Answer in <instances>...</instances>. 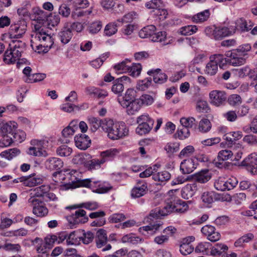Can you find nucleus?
<instances>
[{"label":"nucleus","mask_w":257,"mask_h":257,"mask_svg":"<svg viewBox=\"0 0 257 257\" xmlns=\"http://www.w3.org/2000/svg\"><path fill=\"white\" fill-rule=\"evenodd\" d=\"M254 236L252 233H246L239 238L235 242L234 245L236 247L242 246L244 243H248L253 239Z\"/></svg>","instance_id":"37"},{"label":"nucleus","mask_w":257,"mask_h":257,"mask_svg":"<svg viewBox=\"0 0 257 257\" xmlns=\"http://www.w3.org/2000/svg\"><path fill=\"white\" fill-rule=\"evenodd\" d=\"M227 56L228 63L233 66H240L246 62V59L234 49L230 54L228 53Z\"/></svg>","instance_id":"15"},{"label":"nucleus","mask_w":257,"mask_h":257,"mask_svg":"<svg viewBox=\"0 0 257 257\" xmlns=\"http://www.w3.org/2000/svg\"><path fill=\"white\" fill-rule=\"evenodd\" d=\"M83 231L80 230L71 232L67 235L66 243L68 245H76L80 243Z\"/></svg>","instance_id":"21"},{"label":"nucleus","mask_w":257,"mask_h":257,"mask_svg":"<svg viewBox=\"0 0 257 257\" xmlns=\"http://www.w3.org/2000/svg\"><path fill=\"white\" fill-rule=\"evenodd\" d=\"M156 28L154 25H149L142 29L139 33L140 37L141 38H147L151 37L152 39L153 35L156 31Z\"/></svg>","instance_id":"33"},{"label":"nucleus","mask_w":257,"mask_h":257,"mask_svg":"<svg viewBox=\"0 0 257 257\" xmlns=\"http://www.w3.org/2000/svg\"><path fill=\"white\" fill-rule=\"evenodd\" d=\"M17 128V123L15 121H10L3 124L0 128V147L10 146L14 142L11 137Z\"/></svg>","instance_id":"5"},{"label":"nucleus","mask_w":257,"mask_h":257,"mask_svg":"<svg viewBox=\"0 0 257 257\" xmlns=\"http://www.w3.org/2000/svg\"><path fill=\"white\" fill-rule=\"evenodd\" d=\"M88 120L90 124V129L92 132H95L99 127L102 129V123L104 119L100 120L96 117H91Z\"/></svg>","instance_id":"53"},{"label":"nucleus","mask_w":257,"mask_h":257,"mask_svg":"<svg viewBox=\"0 0 257 257\" xmlns=\"http://www.w3.org/2000/svg\"><path fill=\"white\" fill-rule=\"evenodd\" d=\"M212 127L211 122L208 119L202 118L199 122L198 129L202 133H206Z\"/></svg>","instance_id":"41"},{"label":"nucleus","mask_w":257,"mask_h":257,"mask_svg":"<svg viewBox=\"0 0 257 257\" xmlns=\"http://www.w3.org/2000/svg\"><path fill=\"white\" fill-rule=\"evenodd\" d=\"M128 63H130V61L126 59L121 62L113 66V68L115 72L117 74L123 73L127 72L128 69Z\"/></svg>","instance_id":"44"},{"label":"nucleus","mask_w":257,"mask_h":257,"mask_svg":"<svg viewBox=\"0 0 257 257\" xmlns=\"http://www.w3.org/2000/svg\"><path fill=\"white\" fill-rule=\"evenodd\" d=\"M210 59L215 63L217 66L219 65L220 67H223L225 64L228 63V58H226L222 54H215L210 57Z\"/></svg>","instance_id":"47"},{"label":"nucleus","mask_w":257,"mask_h":257,"mask_svg":"<svg viewBox=\"0 0 257 257\" xmlns=\"http://www.w3.org/2000/svg\"><path fill=\"white\" fill-rule=\"evenodd\" d=\"M212 177V173L208 169L202 170L193 175V179L200 183L208 182Z\"/></svg>","instance_id":"23"},{"label":"nucleus","mask_w":257,"mask_h":257,"mask_svg":"<svg viewBox=\"0 0 257 257\" xmlns=\"http://www.w3.org/2000/svg\"><path fill=\"white\" fill-rule=\"evenodd\" d=\"M48 141L45 140H33L31 142V144L33 147H30L28 150V154L34 156H48L47 152L43 148Z\"/></svg>","instance_id":"6"},{"label":"nucleus","mask_w":257,"mask_h":257,"mask_svg":"<svg viewBox=\"0 0 257 257\" xmlns=\"http://www.w3.org/2000/svg\"><path fill=\"white\" fill-rule=\"evenodd\" d=\"M56 152L60 156L68 157L71 154L72 149L67 145H63L57 148Z\"/></svg>","instance_id":"56"},{"label":"nucleus","mask_w":257,"mask_h":257,"mask_svg":"<svg viewBox=\"0 0 257 257\" xmlns=\"http://www.w3.org/2000/svg\"><path fill=\"white\" fill-rule=\"evenodd\" d=\"M201 232L207 238L212 241L215 242L219 240L221 235L218 231H216L215 228L210 225H206L201 228Z\"/></svg>","instance_id":"11"},{"label":"nucleus","mask_w":257,"mask_h":257,"mask_svg":"<svg viewBox=\"0 0 257 257\" xmlns=\"http://www.w3.org/2000/svg\"><path fill=\"white\" fill-rule=\"evenodd\" d=\"M118 26L115 22H111L107 24L104 29V35L110 37L116 33Z\"/></svg>","instance_id":"40"},{"label":"nucleus","mask_w":257,"mask_h":257,"mask_svg":"<svg viewBox=\"0 0 257 257\" xmlns=\"http://www.w3.org/2000/svg\"><path fill=\"white\" fill-rule=\"evenodd\" d=\"M171 177L170 174L166 171L159 172L153 175L152 178L156 181L161 182H166L170 179Z\"/></svg>","instance_id":"48"},{"label":"nucleus","mask_w":257,"mask_h":257,"mask_svg":"<svg viewBox=\"0 0 257 257\" xmlns=\"http://www.w3.org/2000/svg\"><path fill=\"white\" fill-rule=\"evenodd\" d=\"M175 207L172 204L168 203L163 208H156L150 213V216L153 218H161L174 212Z\"/></svg>","instance_id":"14"},{"label":"nucleus","mask_w":257,"mask_h":257,"mask_svg":"<svg viewBox=\"0 0 257 257\" xmlns=\"http://www.w3.org/2000/svg\"><path fill=\"white\" fill-rule=\"evenodd\" d=\"M236 73L240 78H244L245 76H248L249 78L252 79L255 75L257 72V68L251 69L248 66H244L236 70Z\"/></svg>","instance_id":"26"},{"label":"nucleus","mask_w":257,"mask_h":257,"mask_svg":"<svg viewBox=\"0 0 257 257\" xmlns=\"http://www.w3.org/2000/svg\"><path fill=\"white\" fill-rule=\"evenodd\" d=\"M13 136L14 138L13 139L14 142L15 141L18 143H22L25 140L26 138V134L25 132L22 130H16L15 132L13 135Z\"/></svg>","instance_id":"63"},{"label":"nucleus","mask_w":257,"mask_h":257,"mask_svg":"<svg viewBox=\"0 0 257 257\" xmlns=\"http://www.w3.org/2000/svg\"><path fill=\"white\" fill-rule=\"evenodd\" d=\"M152 84L151 78H147L144 80L138 81L136 88L141 91H145L147 90Z\"/></svg>","instance_id":"54"},{"label":"nucleus","mask_w":257,"mask_h":257,"mask_svg":"<svg viewBox=\"0 0 257 257\" xmlns=\"http://www.w3.org/2000/svg\"><path fill=\"white\" fill-rule=\"evenodd\" d=\"M76 147L80 150H86L89 146L91 141L88 136L84 134L76 135L74 138Z\"/></svg>","instance_id":"18"},{"label":"nucleus","mask_w":257,"mask_h":257,"mask_svg":"<svg viewBox=\"0 0 257 257\" xmlns=\"http://www.w3.org/2000/svg\"><path fill=\"white\" fill-rule=\"evenodd\" d=\"M198 30L195 25H188L181 28L179 33L182 35H191L196 33Z\"/></svg>","instance_id":"55"},{"label":"nucleus","mask_w":257,"mask_h":257,"mask_svg":"<svg viewBox=\"0 0 257 257\" xmlns=\"http://www.w3.org/2000/svg\"><path fill=\"white\" fill-rule=\"evenodd\" d=\"M121 150L116 148H110L105 151L100 153V157L101 159H104L105 162L107 161V158H113L118 155Z\"/></svg>","instance_id":"38"},{"label":"nucleus","mask_w":257,"mask_h":257,"mask_svg":"<svg viewBox=\"0 0 257 257\" xmlns=\"http://www.w3.org/2000/svg\"><path fill=\"white\" fill-rule=\"evenodd\" d=\"M197 167L194 160L189 159L184 160L180 164V170L183 174H189L192 172Z\"/></svg>","instance_id":"24"},{"label":"nucleus","mask_w":257,"mask_h":257,"mask_svg":"<svg viewBox=\"0 0 257 257\" xmlns=\"http://www.w3.org/2000/svg\"><path fill=\"white\" fill-rule=\"evenodd\" d=\"M209 96L210 103L216 106L222 105L226 99L225 92L218 90L211 91L209 93Z\"/></svg>","instance_id":"10"},{"label":"nucleus","mask_w":257,"mask_h":257,"mask_svg":"<svg viewBox=\"0 0 257 257\" xmlns=\"http://www.w3.org/2000/svg\"><path fill=\"white\" fill-rule=\"evenodd\" d=\"M123 108H126V111L128 114L133 115L138 112L141 108L142 104L138 98L130 102L121 103Z\"/></svg>","instance_id":"19"},{"label":"nucleus","mask_w":257,"mask_h":257,"mask_svg":"<svg viewBox=\"0 0 257 257\" xmlns=\"http://www.w3.org/2000/svg\"><path fill=\"white\" fill-rule=\"evenodd\" d=\"M107 237L106 231L102 229H99L96 233V244L98 248H101L106 244Z\"/></svg>","instance_id":"29"},{"label":"nucleus","mask_w":257,"mask_h":257,"mask_svg":"<svg viewBox=\"0 0 257 257\" xmlns=\"http://www.w3.org/2000/svg\"><path fill=\"white\" fill-rule=\"evenodd\" d=\"M92 11L90 10L84 11L81 10V9H76L75 11H74L71 15V17L74 19H77L78 18L84 16H86L87 15H89L91 14Z\"/></svg>","instance_id":"60"},{"label":"nucleus","mask_w":257,"mask_h":257,"mask_svg":"<svg viewBox=\"0 0 257 257\" xmlns=\"http://www.w3.org/2000/svg\"><path fill=\"white\" fill-rule=\"evenodd\" d=\"M233 153L228 150H222L218 153L217 159L219 161H225L229 159H232L233 157Z\"/></svg>","instance_id":"52"},{"label":"nucleus","mask_w":257,"mask_h":257,"mask_svg":"<svg viewBox=\"0 0 257 257\" xmlns=\"http://www.w3.org/2000/svg\"><path fill=\"white\" fill-rule=\"evenodd\" d=\"M201 198L206 207L214 201L229 202L231 200L229 194H203Z\"/></svg>","instance_id":"7"},{"label":"nucleus","mask_w":257,"mask_h":257,"mask_svg":"<svg viewBox=\"0 0 257 257\" xmlns=\"http://www.w3.org/2000/svg\"><path fill=\"white\" fill-rule=\"evenodd\" d=\"M86 211L83 209H79L75 211V213L69 217L68 221L73 225L86 222L88 218L86 216Z\"/></svg>","instance_id":"16"},{"label":"nucleus","mask_w":257,"mask_h":257,"mask_svg":"<svg viewBox=\"0 0 257 257\" xmlns=\"http://www.w3.org/2000/svg\"><path fill=\"white\" fill-rule=\"evenodd\" d=\"M255 160H250L249 158L245 159L241 163L242 165L248 167L250 172L253 175H257V164Z\"/></svg>","instance_id":"50"},{"label":"nucleus","mask_w":257,"mask_h":257,"mask_svg":"<svg viewBox=\"0 0 257 257\" xmlns=\"http://www.w3.org/2000/svg\"><path fill=\"white\" fill-rule=\"evenodd\" d=\"M25 48V43L17 40H11L9 48L5 52L4 61L7 64L15 62L16 60L21 56V53Z\"/></svg>","instance_id":"4"},{"label":"nucleus","mask_w":257,"mask_h":257,"mask_svg":"<svg viewBox=\"0 0 257 257\" xmlns=\"http://www.w3.org/2000/svg\"><path fill=\"white\" fill-rule=\"evenodd\" d=\"M72 37V32L69 28L65 29L59 33L60 41L64 44H67L71 39Z\"/></svg>","instance_id":"46"},{"label":"nucleus","mask_w":257,"mask_h":257,"mask_svg":"<svg viewBox=\"0 0 257 257\" xmlns=\"http://www.w3.org/2000/svg\"><path fill=\"white\" fill-rule=\"evenodd\" d=\"M243 136L241 131L231 132L224 136V139L229 144H233L235 141L240 140Z\"/></svg>","instance_id":"32"},{"label":"nucleus","mask_w":257,"mask_h":257,"mask_svg":"<svg viewBox=\"0 0 257 257\" xmlns=\"http://www.w3.org/2000/svg\"><path fill=\"white\" fill-rule=\"evenodd\" d=\"M194 249V247L191 244L185 243L182 242L180 245V253L184 255L190 254Z\"/></svg>","instance_id":"59"},{"label":"nucleus","mask_w":257,"mask_h":257,"mask_svg":"<svg viewBox=\"0 0 257 257\" xmlns=\"http://www.w3.org/2000/svg\"><path fill=\"white\" fill-rule=\"evenodd\" d=\"M142 104V105L149 106L152 105L154 101V97L149 94H143L139 98H138Z\"/></svg>","instance_id":"62"},{"label":"nucleus","mask_w":257,"mask_h":257,"mask_svg":"<svg viewBox=\"0 0 257 257\" xmlns=\"http://www.w3.org/2000/svg\"><path fill=\"white\" fill-rule=\"evenodd\" d=\"M31 36V46L38 53H47L54 43L52 37L40 25H35Z\"/></svg>","instance_id":"2"},{"label":"nucleus","mask_w":257,"mask_h":257,"mask_svg":"<svg viewBox=\"0 0 257 257\" xmlns=\"http://www.w3.org/2000/svg\"><path fill=\"white\" fill-rule=\"evenodd\" d=\"M194 151V148L192 146H187L180 152L179 157L181 159L188 157L192 155Z\"/></svg>","instance_id":"64"},{"label":"nucleus","mask_w":257,"mask_h":257,"mask_svg":"<svg viewBox=\"0 0 257 257\" xmlns=\"http://www.w3.org/2000/svg\"><path fill=\"white\" fill-rule=\"evenodd\" d=\"M40 201L32 203L34 205L33 212L37 216L42 217L47 214L48 209L42 204H40Z\"/></svg>","instance_id":"34"},{"label":"nucleus","mask_w":257,"mask_h":257,"mask_svg":"<svg viewBox=\"0 0 257 257\" xmlns=\"http://www.w3.org/2000/svg\"><path fill=\"white\" fill-rule=\"evenodd\" d=\"M57 199L55 194H38L35 196L31 197L29 199V202L31 203L40 201L41 203L44 202L54 201Z\"/></svg>","instance_id":"22"},{"label":"nucleus","mask_w":257,"mask_h":257,"mask_svg":"<svg viewBox=\"0 0 257 257\" xmlns=\"http://www.w3.org/2000/svg\"><path fill=\"white\" fill-rule=\"evenodd\" d=\"M137 96V92L133 88H128L126 90L124 95L123 97V100L121 101H119V103H123L125 102H130L136 100Z\"/></svg>","instance_id":"39"},{"label":"nucleus","mask_w":257,"mask_h":257,"mask_svg":"<svg viewBox=\"0 0 257 257\" xmlns=\"http://www.w3.org/2000/svg\"><path fill=\"white\" fill-rule=\"evenodd\" d=\"M21 154V151L16 148L5 150L0 153V157L8 161H11Z\"/></svg>","instance_id":"28"},{"label":"nucleus","mask_w":257,"mask_h":257,"mask_svg":"<svg viewBox=\"0 0 257 257\" xmlns=\"http://www.w3.org/2000/svg\"><path fill=\"white\" fill-rule=\"evenodd\" d=\"M45 165L49 170H59L63 166L62 161L58 158L52 157L48 159L45 162Z\"/></svg>","instance_id":"25"},{"label":"nucleus","mask_w":257,"mask_h":257,"mask_svg":"<svg viewBox=\"0 0 257 257\" xmlns=\"http://www.w3.org/2000/svg\"><path fill=\"white\" fill-rule=\"evenodd\" d=\"M103 122L102 130L111 140H118L128 135V129L124 122L113 121L110 119H104Z\"/></svg>","instance_id":"3"},{"label":"nucleus","mask_w":257,"mask_h":257,"mask_svg":"<svg viewBox=\"0 0 257 257\" xmlns=\"http://www.w3.org/2000/svg\"><path fill=\"white\" fill-rule=\"evenodd\" d=\"M131 79L127 76H122L115 79L111 86V91L118 96L121 95L124 85L131 83Z\"/></svg>","instance_id":"9"},{"label":"nucleus","mask_w":257,"mask_h":257,"mask_svg":"<svg viewBox=\"0 0 257 257\" xmlns=\"http://www.w3.org/2000/svg\"><path fill=\"white\" fill-rule=\"evenodd\" d=\"M211 254L213 255H220L223 251L228 249V247L224 244L218 243L211 247Z\"/></svg>","instance_id":"51"},{"label":"nucleus","mask_w":257,"mask_h":257,"mask_svg":"<svg viewBox=\"0 0 257 257\" xmlns=\"http://www.w3.org/2000/svg\"><path fill=\"white\" fill-rule=\"evenodd\" d=\"M162 223H151L148 225L140 227L139 228V231L145 236L153 235L158 231L162 229Z\"/></svg>","instance_id":"13"},{"label":"nucleus","mask_w":257,"mask_h":257,"mask_svg":"<svg viewBox=\"0 0 257 257\" xmlns=\"http://www.w3.org/2000/svg\"><path fill=\"white\" fill-rule=\"evenodd\" d=\"M154 121H150L147 124L138 125L136 129V132L139 135L143 136L149 133L153 128Z\"/></svg>","instance_id":"35"},{"label":"nucleus","mask_w":257,"mask_h":257,"mask_svg":"<svg viewBox=\"0 0 257 257\" xmlns=\"http://www.w3.org/2000/svg\"><path fill=\"white\" fill-rule=\"evenodd\" d=\"M218 71V66L212 60L210 59L207 63L204 70L205 73L207 75L213 76L216 74Z\"/></svg>","instance_id":"45"},{"label":"nucleus","mask_w":257,"mask_h":257,"mask_svg":"<svg viewBox=\"0 0 257 257\" xmlns=\"http://www.w3.org/2000/svg\"><path fill=\"white\" fill-rule=\"evenodd\" d=\"M227 32L226 27H214V39L215 40H219L223 37L228 36V33H227Z\"/></svg>","instance_id":"49"},{"label":"nucleus","mask_w":257,"mask_h":257,"mask_svg":"<svg viewBox=\"0 0 257 257\" xmlns=\"http://www.w3.org/2000/svg\"><path fill=\"white\" fill-rule=\"evenodd\" d=\"M211 248V244L209 242L203 241L199 242L195 247L194 250L196 253L206 254Z\"/></svg>","instance_id":"42"},{"label":"nucleus","mask_w":257,"mask_h":257,"mask_svg":"<svg viewBox=\"0 0 257 257\" xmlns=\"http://www.w3.org/2000/svg\"><path fill=\"white\" fill-rule=\"evenodd\" d=\"M147 73L149 75L153 76V80L155 83L163 84L168 79L167 75L164 73H162L160 69L150 70L148 71Z\"/></svg>","instance_id":"20"},{"label":"nucleus","mask_w":257,"mask_h":257,"mask_svg":"<svg viewBox=\"0 0 257 257\" xmlns=\"http://www.w3.org/2000/svg\"><path fill=\"white\" fill-rule=\"evenodd\" d=\"M237 183L236 179H229L227 181L222 180H217L214 182L215 188L220 191H230L234 188Z\"/></svg>","instance_id":"12"},{"label":"nucleus","mask_w":257,"mask_h":257,"mask_svg":"<svg viewBox=\"0 0 257 257\" xmlns=\"http://www.w3.org/2000/svg\"><path fill=\"white\" fill-rule=\"evenodd\" d=\"M210 16L208 10H206L200 13H198L192 17V20L195 23H202L207 20Z\"/></svg>","instance_id":"43"},{"label":"nucleus","mask_w":257,"mask_h":257,"mask_svg":"<svg viewBox=\"0 0 257 257\" xmlns=\"http://www.w3.org/2000/svg\"><path fill=\"white\" fill-rule=\"evenodd\" d=\"M77 173L75 170H64L61 172L54 173L53 176L55 178L54 180L56 182L64 180V175L71 180V182L62 187V190L64 189L67 190L77 187H86L91 188L95 193H106L114 191L113 187L107 182L100 183L99 182L92 181L90 179H78L75 175Z\"/></svg>","instance_id":"1"},{"label":"nucleus","mask_w":257,"mask_h":257,"mask_svg":"<svg viewBox=\"0 0 257 257\" xmlns=\"http://www.w3.org/2000/svg\"><path fill=\"white\" fill-rule=\"evenodd\" d=\"M105 162V160L104 159H94L88 161L86 163V166L88 170H96L99 169Z\"/></svg>","instance_id":"36"},{"label":"nucleus","mask_w":257,"mask_h":257,"mask_svg":"<svg viewBox=\"0 0 257 257\" xmlns=\"http://www.w3.org/2000/svg\"><path fill=\"white\" fill-rule=\"evenodd\" d=\"M236 25L237 30L241 32H247L251 30L253 27V24L251 21H247L242 18L236 20Z\"/></svg>","instance_id":"30"},{"label":"nucleus","mask_w":257,"mask_h":257,"mask_svg":"<svg viewBox=\"0 0 257 257\" xmlns=\"http://www.w3.org/2000/svg\"><path fill=\"white\" fill-rule=\"evenodd\" d=\"M128 71L130 75L133 77H138L141 74L142 66L140 63H136L132 66H128Z\"/></svg>","instance_id":"58"},{"label":"nucleus","mask_w":257,"mask_h":257,"mask_svg":"<svg viewBox=\"0 0 257 257\" xmlns=\"http://www.w3.org/2000/svg\"><path fill=\"white\" fill-rule=\"evenodd\" d=\"M27 25L24 21L12 25L10 27V32L8 34L9 38L11 40H17L21 38L26 33Z\"/></svg>","instance_id":"8"},{"label":"nucleus","mask_w":257,"mask_h":257,"mask_svg":"<svg viewBox=\"0 0 257 257\" xmlns=\"http://www.w3.org/2000/svg\"><path fill=\"white\" fill-rule=\"evenodd\" d=\"M78 129V120H73L70 122L69 125L64 128L62 132V136L66 139L65 143L69 142V139L72 138L74 133Z\"/></svg>","instance_id":"17"},{"label":"nucleus","mask_w":257,"mask_h":257,"mask_svg":"<svg viewBox=\"0 0 257 257\" xmlns=\"http://www.w3.org/2000/svg\"><path fill=\"white\" fill-rule=\"evenodd\" d=\"M24 185L27 186H34L42 182V179L34 176H25Z\"/></svg>","instance_id":"57"},{"label":"nucleus","mask_w":257,"mask_h":257,"mask_svg":"<svg viewBox=\"0 0 257 257\" xmlns=\"http://www.w3.org/2000/svg\"><path fill=\"white\" fill-rule=\"evenodd\" d=\"M35 241L38 243L36 246V250L39 253H41L43 257H47L48 255V251L50 248L41 239L36 238Z\"/></svg>","instance_id":"31"},{"label":"nucleus","mask_w":257,"mask_h":257,"mask_svg":"<svg viewBox=\"0 0 257 257\" xmlns=\"http://www.w3.org/2000/svg\"><path fill=\"white\" fill-rule=\"evenodd\" d=\"M145 6L148 9L159 10L163 6L161 0H151L146 3Z\"/></svg>","instance_id":"61"},{"label":"nucleus","mask_w":257,"mask_h":257,"mask_svg":"<svg viewBox=\"0 0 257 257\" xmlns=\"http://www.w3.org/2000/svg\"><path fill=\"white\" fill-rule=\"evenodd\" d=\"M121 241L122 243H127L132 244H138L143 241V239L134 233H129L123 235Z\"/></svg>","instance_id":"27"}]
</instances>
